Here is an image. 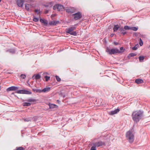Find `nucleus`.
<instances>
[{
	"label": "nucleus",
	"mask_w": 150,
	"mask_h": 150,
	"mask_svg": "<svg viewBox=\"0 0 150 150\" xmlns=\"http://www.w3.org/2000/svg\"><path fill=\"white\" fill-rule=\"evenodd\" d=\"M143 112L140 110L133 112L132 115L133 120L136 122H138L143 116Z\"/></svg>",
	"instance_id": "nucleus-1"
},
{
	"label": "nucleus",
	"mask_w": 150,
	"mask_h": 150,
	"mask_svg": "<svg viewBox=\"0 0 150 150\" xmlns=\"http://www.w3.org/2000/svg\"><path fill=\"white\" fill-rule=\"evenodd\" d=\"M77 25V24H76L72 26L66 30V32L67 33L71 35L76 36L77 33L75 31H73L75 30L76 28V26Z\"/></svg>",
	"instance_id": "nucleus-2"
},
{
	"label": "nucleus",
	"mask_w": 150,
	"mask_h": 150,
	"mask_svg": "<svg viewBox=\"0 0 150 150\" xmlns=\"http://www.w3.org/2000/svg\"><path fill=\"white\" fill-rule=\"evenodd\" d=\"M106 52L108 53L109 54H114L116 53L120 54L123 52V51H120L117 48H112V49H109L107 48L106 50Z\"/></svg>",
	"instance_id": "nucleus-3"
},
{
	"label": "nucleus",
	"mask_w": 150,
	"mask_h": 150,
	"mask_svg": "<svg viewBox=\"0 0 150 150\" xmlns=\"http://www.w3.org/2000/svg\"><path fill=\"white\" fill-rule=\"evenodd\" d=\"M126 136L129 142L132 143L133 142L134 140V136L131 131H128L126 133Z\"/></svg>",
	"instance_id": "nucleus-4"
},
{
	"label": "nucleus",
	"mask_w": 150,
	"mask_h": 150,
	"mask_svg": "<svg viewBox=\"0 0 150 150\" xmlns=\"http://www.w3.org/2000/svg\"><path fill=\"white\" fill-rule=\"evenodd\" d=\"M92 145L98 147L105 145V143L104 142L100 141L93 143Z\"/></svg>",
	"instance_id": "nucleus-5"
},
{
	"label": "nucleus",
	"mask_w": 150,
	"mask_h": 150,
	"mask_svg": "<svg viewBox=\"0 0 150 150\" xmlns=\"http://www.w3.org/2000/svg\"><path fill=\"white\" fill-rule=\"evenodd\" d=\"M16 93H20V94H30L31 93V92L29 91L28 90H17V91L16 92Z\"/></svg>",
	"instance_id": "nucleus-6"
},
{
	"label": "nucleus",
	"mask_w": 150,
	"mask_h": 150,
	"mask_svg": "<svg viewBox=\"0 0 150 150\" xmlns=\"http://www.w3.org/2000/svg\"><path fill=\"white\" fill-rule=\"evenodd\" d=\"M74 16V19L75 20H78L80 19L82 17V15L81 13L78 12L77 13H75L73 14Z\"/></svg>",
	"instance_id": "nucleus-7"
},
{
	"label": "nucleus",
	"mask_w": 150,
	"mask_h": 150,
	"mask_svg": "<svg viewBox=\"0 0 150 150\" xmlns=\"http://www.w3.org/2000/svg\"><path fill=\"white\" fill-rule=\"evenodd\" d=\"M126 33V32L123 27L119 28V30L118 32V33L119 35L122 34L123 35H125Z\"/></svg>",
	"instance_id": "nucleus-8"
},
{
	"label": "nucleus",
	"mask_w": 150,
	"mask_h": 150,
	"mask_svg": "<svg viewBox=\"0 0 150 150\" xmlns=\"http://www.w3.org/2000/svg\"><path fill=\"white\" fill-rule=\"evenodd\" d=\"M18 89V87L15 86H12L9 87L7 88L6 89V91H16Z\"/></svg>",
	"instance_id": "nucleus-9"
},
{
	"label": "nucleus",
	"mask_w": 150,
	"mask_h": 150,
	"mask_svg": "<svg viewBox=\"0 0 150 150\" xmlns=\"http://www.w3.org/2000/svg\"><path fill=\"white\" fill-rule=\"evenodd\" d=\"M75 8L71 7L66 9V12L68 13H73L75 11Z\"/></svg>",
	"instance_id": "nucleus-10"
},
{
	"label": "nucleus",
	"mask_w": 150,
	"mask_h": 150,
	"mask_svg": "<svg viewBox=\"0 0 150 150\" xmlns=\"http://www.w3.org/2000/svg\"><path fill=\"white\" fill-rule=\"evenodd\" d=\"M24 1L25 0H17V2L18 6L20 7H22Z\"/></svg>",
	"instance_id": "nucleus-11"
},
{
	"label": "nucleus",
	"mask_w": 150,
	"mask_h": 150,
	"mask_svg": "<svg viewBox=\"0 0 150 150\" xmlns=\"http://www.w3.org/2000/svg\"><path fill=\"white\" fill-rule=\"evenodd\" d=\"M120 110L118 108L115 109L114 110H112L109 112V114L111 115H113L119 112Z\"/></svg>",
	"instance_id": "nucleus-12"
},
{
	"label": "nucleus",
	"mask_w": 150,
	"mask_h": 150,
	"mask_svg": "<svg viewBox=\"0 0 150 150\" xmlns=\"http://www.w3.org/2000/svg\"><path fill=\"white\" fill-rule=\"evenodd\" d=\"M59 23V21H53L50 22L49 24L50 25H55Z\"/></svg>",
	"instance_id": "nucleus-13"
},
{
	"label": "nucleus",
	"mask_w": 150,
	"mask_h": 150,
	"mask_svg": "<svg viewBox=\"0 0 150 150\" xmlns=\"http://www.w3.org/2000/svg\"><path fill=\"white\" fill-rule=\"evenodd\" d=\"M135 82L137 84L142 83L144 82L143 80L140 78H138L136 79L135 80Z\"/></svg>",
	"instance_id": "nucleus-14"
},
{
	"label": "nucleus",
	"mask_w": 150,
	"mask_h": 150,
	"mask_svg": "<svg viewBox=\"0 0 150 150\" xmlns=\"http://www.w3.org/2000/svg\"><path fill=\"white\" fill-rule=\"evenodd\" d=\"M38 100H37L32 98H30L27 99L26 101L31 103H34L36 102Z\"/></svg>",
	"instance_id": "nucleus-15"
},
{
	"label": "nucleus",
	"mask_w": 150,
	"mask_h": 150,
	"mask_svg": "<svg viewBox=\"0 0 150 150\" xmlns=\"http://www.w3.org/2000/svg\"><path fill=\"white\" fill-rule=\"evenodd\" d=\"M41 76L39 74L34 75L32 77V78L33 79H38L40 78Z\"/></svg>",
	"instance_id": "nucleus-16"
},
{
	"label": "nucleus",
	"mask_w": 150,
	"mask_h": 150,
	"mask_svg": "<svg viewBox=\"0 0 150 150\" xmlns=\"http://www.w3.org/2000/svg\"><path fill=\"white\" fill-rule=\"evenodd\" d=\"M31 5L30 4H25V9L27 11H29L30 10V8L31 7Z\"/></svg>",
	"instance_id": "nucleus-17"
},
{
	"label": "nucleus",
	"mask_w": 150,
	"mask_h": 150,
	"mask_svg": "<svg viewBox=\"0 0 150 150\" xmlns=\"http://www.w3.org/2000/svg\"><path fill=\"white\" fill-rule=\"evenodd\" d=\"M50 87H47L44 88L43 89L41 90V92H46L49 91L50 90Z\"/></svg>",
	"instance_id": "nucleus-18"
},
{
	"label": "nucleus",
	"mask_w": 150,
	"mask_h": 150,
	"mask_svg": "<svg viewBox=\"0 0 150 150\" xmlns=\"http://www.w3.org/2000/svg\"><path fill=\"white\" fill-rule=\"evenodd\" d=\"M64 8L63 6L59 4H57V10L59 11H61Z\"/></svg>",
	"instance_id": "nucleus-19"
},
{
	"label": "nucleus",
	"mask_w": 150,
	"mask_h": 150,
	"mask_svg": "<svg viewBox=\"0 0 150 150\" xmlns=\"http://www.w3.org/2000/svg\"><path fill=\"white\" fill-rule=\"evenodd\" d=\"M50 108H56L57 107V105L55 104H51L49 103V104Z\"/></svg>",
	"instance_id": "nucleus-20"
},
{
	"label": "nucleus",
	"mask_w": 150,
	"mask_h": 150,
	"mask_svg": "<svg viewBox=\"0 0 150 150\" xmlns=\"http://www.w3.org/2000/svg\"><path fill=\"white\" fill-rule=\"evenodd\" d=\"M120 27H119V25H115L114 26L113 28V30L114 32L116 31L117 30L119 29V28Z\"/></svg>",
	"instance_id": "nucleus-21"
},
{
	"label": "nucleus",
	"mask_w": 150,
	"mask_h": 150,
	"mask_svg": "<svg viewBox=\"0 0 150 150\" xmlns=\"http://www.w3.org/2000/svg\"><path fill=\"white\" fill-rule=\"evenodd\" d=\"M53 3L52 2H50L48 5H45V6L47 8H48L49 7V8H51L52 6Z\"/></svg>",
	"instance_id": "nucleus-22"
},
{
	"label": "nucleus",
	"mask_w": 150,
	"mask_h": 150,
	"mask_svg": "<svg viewBox=\"0 0 150 150\" xmlns=\"http://www.w3.org/2000/svg\"><path fill=\"white\" fill-rule=\"evenodd\" d=\"M33 90L35 92H36V93H38V92L39 93H41V89L33 88Z\"/></svg>",
	"instance_id": "nucleus-23"
},
{
	"label": "nucleus",
	"mask_w": 150,
	"mask_h": 150,
	"mask_svg": "<svg viewBox=\"0 0 150 150\" xmlns=\"http://www.w3.org/2000/svg\"><path fill=\"white\" fill-rule=\"evenodd\" d=\"M31 103L29 102H24L23 103V106H30Z\"/></svg>",
	"instance_id": "nucleus-24"
},
{
	"label": "nucleus",
	"mask_w": 150,
	"mask_h": 150,
	"mask_svg": "<svg viewBox=\"0 0 150 150\" xmlns=\"http://www.w3.org/2000/svg\"><path fill=\"white\" fill-rule=\"evenodd\" d=\"M137 55V54L134 53H131L129 54V55L128 56V57L129 58H130L131 57H134V56H135Z\"/></svg>",
	"instance_id": "nucleus-25"
},
{
	"label": "nucleus",
	"mask_w": 150,
	"mask_h": 150,
	"mask_svg": "<svg viewBox=\"0 0 150 150\" xmlns=\"http://www.w3.org/2000/svg\"><path fill=\"white\" fill-rule=\"evenodd\" d=\"M32 119L31 118V117H29L25 118L24 119V120L25 122H28L31 121Z\"/></svg>",
	"instance_id": "nucleus-26"
},
{
	"label": "nucleus",
	"mask_w": 150,
	"mask_h": 150,
	"mask_svg": "<svg viewBox=\"0 0 150 150\" xmlns=\"http://www.w3.org/2000/svg\"><path fill=\"white\" fill-rule=\"evenodd\" d=\"M139 46V45L137 44L134 47H132V49L133 50H136L137 49Z\"/></svg>",
	"instance_id": "nucleus-27"
},
{
	"label": "nucleus",
	"mask_w": 150,
	"mask_h": 150,
	"mask_svg": "<svg viewBox=\"0 0 150 150\" xmlns=\"http://www.w3.org/2000/svg\"><path fill=\"white\" fill-rule=\"evenodd\" d=\"M144 58V56H140L139 57V59L140 62H142L143 61Z\"/></svg>",
	"instance_id": "nucleus-28"
},
{
	"label": "nucleus",
	"mask_w": 150,
	"mask_h": 150,
	"mask_svg": "<svg viewBox=\"0 0 150 150\" xmlns=\"http://www.w3.org/2000/svg\"><path fill=\"white\" fill-rule=\"evenodd\" d=\"M33 21H34L35 22H37L39 21V19L38 18L36 17L35 16H33Z\"/></svg>",
	"instance_id": "nucleus-29"
},
{
	"label": "nucleus",
	"mask_w": 150,
	"mask_h": 150,
	"mask_svg": "<svg viewBox=\"0 0 150 150\" xmlns=\"http://www.w3.org/2000/svg\"><path fill=\"white\" fill-rule=\"evenodd\" d=\"M138 28L137 27H131V30H133L134 31H136L138 30Z\"/></svg>",
	"instance_id": "nucleus-30"
},
{
	"label": "nucleus",
	"mask_w": 150,
	"mask_h": 150,
	"mask_svg": "<svg viewBox=\"0 0 150 150\" xmlns=\"http://www.w3.org/2000/svg\"><path fill=\"white\" fill-rule=\"evenodd\" d=\"M124 28L125 30H131V27L129 26L126 25L125 26Z\"/></svg>",
	"instance_id": "nucleus-31"
},
{
	"label": "nucleus",
	"mask_w": 150,
	"mask_h": 150,
	"mask_svg": "<svg viewBox=\"0 0 150 150\" xmlns=\"http://www.w3.org/2000/svg\"><path fill=\"white\" fill-rule=\"evenodd\" d=\"M7 51L9 52H10L12 54L14 53L15 52V50L14 49H11Z\"/></svg>",
	"instance_id": "nucleus-32"
},
{
	"label": "nucleus",
	"mask_w": 150,
	"mask_h": 150,
	"mask_svg": "<svg viewBox=\"0 0 150 150\" xmlns=\"http://www.w3.org/2000/svg\"><path fill=\"white\" fill-rule=\"evenodd\" d=\"M44 78L45 79L46 81H47L48 80H50V77L49 76H44Z\"/></svg>",
	"instance_id": "nucleus-33"
},
{
	"label": "nucleus",
	"mask_w": 150,
	"mask_h": 150,
	"mask_svg": "<svg viewBox=\"0 0 150 150\" xmlns=\"http://www.w3.org/2000/svg\"><path fill=\"white\" fill-rule=\"evenodd\" d=\"M96 146L93 145L91 146L90 150H96Z\"/></svg>",
	"instance_id": "nucleus-34"
},
{
	"label": "nucleus",
	"mask_w": 150,
	"mask_h": 150,
	"mask_svg": "<svg viewBox=\"0 0 150 150\" xmlns=\"http://www.w3.org/2000/svg\"><path fill=\"white\" fill-rule=\"evenodd\" d=\"M55 77L57 80L59 82L60 81H61V79L59 77L57 76H56Z\"/></svg>",
	"instance_id": "nucleus-35"
},
{
	"label": "nucleus",
	"mask_w": 150,
	"mask_h": 150,
	"mask_svg": "<svg viewBox=\"0 0 150 150\" xmlns=\"http://www.w3.org/2000/svg\"><path fill=\"white\" fill-rule=\"evenodd\" d=\"M45 25H47L48 24V21L47 20H44L43 23Z\"/></svg>",
	"instance_id": "nucleus-36"
},
{
	"label": "nucleus",
	"mask_w": 150,
	"mask_h": 150,
	"mask_svg": "<svg viewBox=\"0 0 150 150\" xmlns=\"http://www.w3.org/2000/svg\"><path fill=\"white\" fill-rule=\"evenodd\" d=\"M139 45L141 46H142L143 45V41H142V39L141 38L140 39V42H139Z\"/></svg>",
	"instance_id": "nucleus-37"
},
{
	"label": "nucleus",
	"mask_w": 150,
	"mask_h": 150,
	"mask_svg": "<svg viewBox=\"0 0 150 150\" xmlns=\"http://www.w3.org/2000/svg\"><path fill=\"white\" fill-rule=\"evenodd\" d=\"M35 11L36 12H37L38 14L40 13V9H39V10H38V9H35Z\"/></svg>",
	"instance_id": "nucleus-38"
},
{
	"label": "nucleus",
	"mask_w": 150,
	"mask_h": 150,
	"mask_svg": "<svg viewBox=\"0 0 150 150\" xmlns=\"http://www.w3.org/2000/svg\"><path fill=\"white\" fill-rule=\"evenodd\" d=\"M21 77L23 79H24L26 78V75L25 74H22L21 75Z\"/></svg>",
	"instance_id": "nucleus-39"
},
{
	"label": "nucleus",
	"mask_w": 150,
	"mask_h": 150,
	"mask_svg": "<svg viewBox=\"0 0 150 150\" xmlns=\"http://www.w3.org/2000/svg\"><path fill=\"white\" fill-rule=\"evenodd\" d=\"M57 9V4H56L55 5H54L53 7V9L54 10H55Z\"/></svg>",
	"instance_id": "nucleus-40"
},
{
	"label": "nucleus",
	"mask_w": 150,
	"mask_h": 150,
	"mask_svg": "<svg viewBox=\"0 0 150 150\" xmlns=\"http://www.w3.org/2000/svg\"><path fill=\"white\" fill-rule=\"evenodd\" d=\"M45 19H42L41 18H40V21L41 23H43V21H44Z\"/></svg>",
	"instance_id": "nucleus-41"
},
{
	"label": "nucleus",
	"mask_w": 150,
	"mask_h": 150,
	"mask_svg": "<svg viewBox=\"0 0 150 150\" xmlns=\"http://www.w3.org/2000/svg\"><path fill=\"white\" fill-rule=\"evenodd\" d=\"M120 51H123V52L124 51L125 49H124L123 47H121L120 48Z\"/></svg>",
	"instance_id": "nucleus-42"
},
{
	"label": "nucleus",
	"mask_w": 150,
	"mask_h": 150,
	"mask_svg": "<svg viewBox=\"0 0 150 150\" xmlns=\"http://www.w3.org/2000/svg\"><path fill=\"white\" fill-rule=\"evenodd\" d=\"M49 10L45 9V14L49 12Z\"/></svg>",
	"instance_id": "nucleus-43"
},
{
	"label": "nucleus",
	"mask_w": 150,
	"mask_h": 150,
	"mask_svg": "<svg viewBox=\"0 0 150 150\" xmlns=\"http://www.w3.org/2000/svg\"><path fill=\"white\" fill-rule=\"evenodd\" d=\"M114 44L115 45H117L119 44V43L118 42H114Z\"/></svg>",
	"instance_id": "nucleus-44"
},
{
	"label": "nucleus",
	"mask_w": 150,
	"mask_h": 150,
	"mask_svg": "<svg viewBox=\"0 0 150 150\" xmlns=\"http://www.w3.org/2000/svg\"><path fill=\"white\" fill-rule=\"evenodd\" d=\"M113 35H114V34H112L111 35H110V36L112 37H113Z\"/></svg>",
	"instance_id": "nucleus-45"
},
{
	"label": "nucleus",
	"mask_w": 150,
	"mask_h": 150,
	"mask_svg": "<svg viewBox=\"0 0 150 150\" xmlns=\"http://www.w3.org/2000/svg\"><path fill=\"white\" fill-rule=\"evenodd\" d=\"M1 0H0V2H1Z\"/></svg>",
	"instance_id": "nucleus-46"
},
{
	"label": "nucleus",
	"mask_w": 150,
	"mask_h": 150,
	"mask_svg": "<svg viewBox=\"0 0 150 150\" xmlns=\"http://www.w3.org/2000/svg\"><path fill=\"white\" fill-rule=\"evenodd\" d=\"M57 101H59V100H57Z\"/></svg>",
	"instance_id": "nucleus-47"
}]
</instances>
